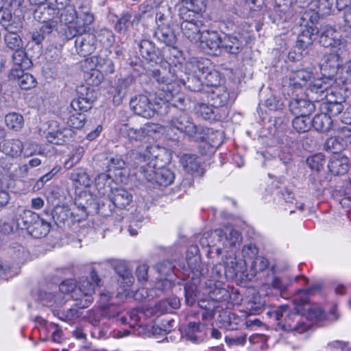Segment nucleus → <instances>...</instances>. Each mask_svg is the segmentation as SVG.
Returning <instances> with one entry per match:
<instances>
[{
  "label": "nucleus",
  "mask_w": 351,
  "mask_h": 351,
  "mask_svg": "<svg viewBox=\"0 0 351 351\" xmlns=\"http://www.w3.org/2000/svg\"><path fill=\"white\" fill-rule=\"evenodd\" d=\"M0 24L5 28L8 29V27H14L17 24H21L20 22H16L12 19V16L8 10H0Z\"/></svg>",
  "instance_id": "774afa93"
},
{
  "label": "nucleus",
  "mask_w": 351,
  "mask_h": 351,
  "mask_svg": "<svg viewBox=\"0 0 351 351\" xmlns=\"http://www.w3.org/2000/svg\"><path fill=\"white\" fill-rule=\"evenodd\" d=\"M114 269L119 277L118 282L122 285L123 287H130L133 284L134 278L131 271L125 264H117L115 266Z\"/></svg>",
  "instance_id": "8fccbe9b"
},
{
  "label": "nucleus",
  "mask_w": 351,
  "mask_h": 351,
  "mask_svg": "<svg viewBox=\"0 0 351 351\" xmlns=\"http://www.w3.org/2000/svg\"><path fill=\"white\" fill-rule=\"evenodd\" d=\"M70 179L75 183L77 187L89 186L91 180L86 171L82 168H78L73 171L70 175Z\"/></svg>",
  "instance_id": "3c124183"
},
{
  "label": "nucleus",
  "mask_w": 351,
  "mask_h": 351,
  "mask_svg": "<svg viewBox=\"0 0 351 351\" xmlns=\"http://www.w3.org/2000/svg\"><path fill=\"white\" fill-rule=\"evenodd\" d=\"M80 95L72 100L71 107L75 111L86 112L92 108L95 97L93 90H90L86 86H82L77 90Z\"/></svg>",
  "instance_id": "6ab92c4d"
},
{
  "label": "nucleus",
  "mask_w": 351,
  "mask_h": 351,
  "mask_svg": "<svg viewBox=\"0 0 351 351\" xmlns=\"http://www.w3.org/2000/svg\"><path fill=\"white\" fill-rule=\"evenodd\" d=\"M181 5L178 16L189 18L191 14H202L206 8V0H180Z\"/></svg>",
  "instance_id": "393cba45"
},
{
  "label": "nucleus",
  "mask_w": 351,
  "mask_h": 351,
  "mask_svg": "<svg viewBox=\"0 0 351 351\" xmlns=\"http://www.w3.org/2000/svg\"><path fill=\"white\" fill-rule=\"evenodd\" d=\"M341 63L342 61L337 53H329L324 57V62L321 64V70L324 73V76L328 74L326 77L333 78Z\"/></svg>",
  "instance_id": "bb28decb"
},
{
  "label": "nucleus",
  "mask_w": 351,
  "mask_h": 351,
  "mask_svg": "<svg viewBox=\"0 0 351 351\" xmlns=\"http://www.w3.org/2000/svg\"><path fill=\"white\" fill-rule=\"evenodd\" d=\"M5 122L10 129L18 131L23 128L24 120L23 116L20 114L12 112L5 116Z\"/></svg>",
  "instance_id": "052dcab7"
},
{
  "label": "nucleus",
  "mask_w": 351,
  "mask_h": 351,
  "mask_svg": "<svg viewBox=\"0 0 351 351\" xmlns=\"http://www.w3.org/2000/svg\"><path fill=\"white\" fill-rule=\"evenodd\" d=\"M86 115L81 112H77L71 115L67 120V125L74 129H81L84 125Z\"/></svg>",
  "instance_id": "338daca9"
},
{
  "label": "nucleus",
  "mask_w": 351,
  "mask_h": 351,
  "mask_svg": "<svg viewBox=\"0 0 351 351\" xmlns=\"http://www.w3.org/2000/svg\"><path fill=\"white\" fill-rule=\"evenodd\" d=\"M319 108L331 118L342 112L343 106L341 102L327 101L320 104Z\"/></svg>",
  "instance_id": "864d4df0"
},
{
  "label": "nucleus",
  "mask_w": 351,
  "mask_h": 351,
  "mask_svg": "<svg viewBox=\"0 0 351 351\" xmlns=\"http://www.w3.org/2000/svg\"><path fill=\"white\" fill-rule=\"evenodd\" d=\"M180 306V301L179 298L172 296L157 302L154 306L153 312L157 315L165 313H172L173 310L179 308Z\"/></svg>",
  "instance_id": "c9c22d12"
},
{
  "label": "nucleus",
  "mask_w": 351,
  "mask_h": 351,
  "mask_svg": "<svg viewBox=\"0 0 351 351\" xmlns=\"http://www.w3.org/2000/svg\"><path fill=\"white\" fill-rule=\"evenodd\" d=\"M132 195L125 189L117 188L110 190L109 200L114 206L124 208L132 202Z\"/></svg>",
  "instance_id": "473e14b6"
},
{
  "label": "nucleus",
  "mask_w": 351,
  "mask_h": 351,
  "mask_svg": "<svg viewBox=\"0 0 351 351\" xmlns=\"http://www.w3.org/2000/svg\"><path fill=\"white\" fill-rule=\"evenodd\" d=\"M328 167L334 175H343L349 169V159L339 154L334 155L331 157Z\"/></svg>",
  "instance_id": "e433bc0d"
},
{
  "label": "nucleus",
  "mask_w": 351,
  "mask_h": 351,
  "mask_svg": "<svg viewBox=\"0 0 351 351\" xmlns=\"http://www.w3.org/2000/svg\"><path fill=\"white\" fill-rule=\"evenodd\" d=\"M90 278L91 281L88 278H81L76 291H74V300L77 302V305L81 308L88 307L93 302L95 287L99 285L100 278L95 269H92L90 272Z\"/></svg>",
  "instance_id": "423d86ee"
},
{
  "label": "nucleus",
  "mask_w": 351,
  "mask_h": 351,
  "mask_svg": "<svg viewBox=\"0 0 351 351\" xmlns=\"http://www.w3.org/2000/svg\"><path fill=\"white\" fill-rule=\"evenodd\" d=\"M316 7L320 15H329L335 11V0H316Z\"/></svg>",
  "instance_id": "0e129e2a"
},
{
  "label": "nucleus",
  "mask_w": 351,
  "mask_h": 351,
  "mask_svg": "<svg viewBox=\"0 0 351 351\" xmlns=\"http://www.w3.org/2000/svg\"><path fill=\"white\" fill-rule=\"evenodd\" d=\"M239 271L238 263L232 252L226 256L223 264L220 263L213 268V272L216 274L217 276L221 278L222 276H225L228 279L237 278Z\"/></svg>",
  "instance_id": "2eb2a0df"
},
{
  "label": "nucleus",
  "mask_w": 351,
  "mask_h": 351,
  "mask_svg": "<svg viewBox=\"0 0 351 351\" xmlns=\"http://www.w3.org/2000/svg\"><path fill=\"white\" fill-rule=\"evenodd\" d=\"M176 322L174 318L171 317H165L160 319L159 326H153V332L159 333L158 331H163L165 332H169L175 328Z\"/></svg>",
  "instance_id": "e2e57ef3"
},
{
  "label": "nucleus",
  "mask_w": 351,
  "mask_h": 351,
  "mask_svg": "<svg viewBox=\"0 0 351 351\" xmlns=\"http://www.w3.org/2000/svg\"><path fill=\"white\" fill-rule=\"evenodd\" d=\"M198 70L201 72V77L204 80V87L219 88L221 77L219 73L215 70H210L208 66H203V64H197Z\"/></svg>",
  "instance_id": "72a5a7b5"
},
{
  "label": "nucleus",
  "mask_w": 351,
  "mask_h": 351,
  "mask_svg": "<svg viewBox=\"0 0 351 351\" xmlns=\"http://www.w3.org/2000/svg\"><path fill=\"white\" fill-rule=\"evenodd\" d=\"M292 280L287 275L276 276L273 272L268 274L266 278V284L274 289L283 292L291 285Z\"/></svg>",
  "instance_id": "a19ab883"
},
{
  "label": "nucleus",
  "mask_w": 351,
  "mask_h": 351,
  "mask_svg": "<svg viewBox=\"0 0 351 351\" xmlns=\"http://www.w3.org/2000/svg\"><path fill=\"white\" fill-rule=\"evenodd\" d=\"M204 328V326L199 322H189L185 329V338L194 343L201 342L203 339L197 334Z\"/></svg>",
  "instance_id": "09e8293b"
},
{
  "label": "nucleus",
  "mask_w": 351,
  "mask_h": 351,
  "mask_svg": "<svg viewBox=\"0 0 351 351\" xmlns=\"http://www.w3.org/2000/svg\"><path fill=\"white\" fill-rule=\"evenodd\" d=\"M139 53L147 62L152 66L157 64L162 61L160 51L156 48L155 44L149 40H142L138 44Z\"/></svg>",
  "instance_id": "a211bd4d"
},
{
  "label": "nucleus",
  "mask_w": 351,
  "mask_h": 351,
  "mask_svg": "<svg viewBox=\"0 0 351 351\" xmlns=\"http://www.w3.org/2000/svg\"><path fill=\"white\" fill-rule=\"evenodd\" d=\"M326 162V159L323 154L318 153L308 157L306 160L308 166L313 170L320 171Z\"/></svg>",
  "instance_id": "69168bd1"
},
{
  "label": "nucleus",
  "mask_w": 351,
  "mask_h": 351,
  "mask_svg": "<svg viewBox=\"0 0 351 351\" xmlns=\"http://www.w3.org/2000/svg\"><path fill=\"white\" fill-rule=\"evenodd\" d=\"M83 24L81 25L78 21H76L73 25L68 27L66 31V35L69 39H71L75 36L83 34L86 32L87 27L94 21V16L90 12L89 14L82 16Z\"/></svg>",
  "instance_id": "58836bf2"
},
{
  "label": "nucleus",
  "mask_w": 351,
  "mask_h": 351,
  "mask_svg": "<svg viewBox=\"0 0 351 351\" xmlns=\"http://www.w3.org/2000/svg\"><path fill=\"white\" fill-rule=\"evenodd\" d=\"M293 128L299 133L308 132L312 126L308 116H295L292 121Z\"/></svg>",
  "instance_id": "bf43d9fd"
},
{
  "label": "nucleus",
  "mask_w": 351,
  "mask_h": 351,
  "mask_svg": "<svg viewBox=\"0 0 351 351\" xmlns=\"http://www.w3.org/2000/svg\"><path fill=\"white\" fill-rule=\"evenodd\" d=\"M318 29L313 26H304L298 36L295 48L301 52L308 49L317 38Z\"/></svg>",
  "instance_id": "5701e85b"
},
{
  "label": "nucleus",
  "mask_w": 351,
  "mask_h": 351,
  "mask_svg": "<svg viewBox=\"0 0 351 351\" xmlns=\"http://www.w3.org/2000/svg\"><path fill=\"white\" fill-rule=\"evenodd\" d=\"M324 147L326 151L337 155L345 149L346 144L338 136H332L326 140Z\"/></svg>",
  "instance_id": "4d7b16f0"
},
{
  "label": "nucleus",
  "mask_w": 351,
  "mask_h": 351,
  "mask_svg": "<svg viewBox=\"0 0 351 351\" xmlns=\"http://www.w3.org/2000/svg\"><path fill=\"white\" fill-rule=\"evenodd\" d=\"M149 126L145 125L138 128L131 127L129 124H123L119 129L120 134L128 137L130 141H142L148 135Z\"/></svg>",
  "instance_id": "2f4dec72"
},
{
  "label": "nucleus",
  "mask_w": 351,
  "mask_h": 351,
  "mask_svg": "<svg viewBox=\"0 0 351 351\" xmlns=\"http://www.w3.org/2000/svg\"><path fill=\"white\" fill-rule=\"evenodd\" d=\"M245 38L240 34H225L222 39L221 49L228 54L237 56L246 45Z\"/></svg>",
  "instance_id": "dca6fc26"
},
{
  "label": "nucleus",
  "mask_w": 351,
  "mask_h": 351,
  "mask_svg": "<svg viewBox=\"0 0 351 351\" xmlns=\"http://www.w3.org/2000/svg\"><path fill=\"white\" fill-rule=\"evenodd\" d=\"M154 35L159 41L164 43L167 46L173 47L176 43V36L171 26L167 23H158Z\"/></svg>",
  "instance_id": "7c9ffc66"
},
{
  "label": "nucleus",
  "mask_w": 351,
  "mask_h": 351,
  "mask_svg": "<svg viewBox=\"0 0 351 351\" xmlns=\"http://www.w3.org/2000/svg\"><path fill=\"white\" fill-rule=\"evenodd\" d=\"M80 309L82 308L78 306L77 302H76V304L71 308L54 309L53 310V313L54 316L57 317L60 320L69 322L76 320L80 317L81 312Z\"/></svg>",
  "instance_id": "c03bdc74"
},
{
  "label": "nucleus",
  "mask_w": 351,
  "mask_h": 351,
  "mask_svg": "<svg viewBox=\"0 0 351 351\" xmlns=\"http://www.w3.org/2000/svg\"><path fill=\"white\" fill-rule=\"evenodd\" d=\"M213 234V238L225 247H233L241 240L240 233L230 226L215 230Z\"/></svg>",
  "instance_id": "f3484780"
},
{
  "label": "nucleus",
  "mask_w": 351,
  "mask_h": 351,
  "mask_svg": "<svg viewBox=\"0 0 351 351\" xmlns=\"http://www.w3.org/2000/svg\"><path fill=\"white\" fill-rule=\"evenodd\" d=\"M303 317L306 318V322L310 324L308 331L312 326L310 322H315L321 325L325 322H332L333 320H326L327 316L322 308L317 304H310L309 302L305 305V310L300 313Z\"/></svg>",
  "instance_id": "412c9836"
},
{
  "label": "nucleus",
  "mask_w": 351,
  "mask_h": 351,
  "mask_svg": "<svg viewBox=\"0 0 351 351\" xmlns=\"http://www.w3.org/2000/svg\"><path fill=\"white\" fill-rule=\"evenodd\" d=\"M75 45L77 53L82 57L92 54L96 49V38L92 34H83L75 36Z\"/></svg>",
  "instance_id": "aec40b11"
},
{
  "label": "nucleus",
  "mask_w": 351,
  "mask_h": 351,
  "mask_svg": "<svg viewBox=\"0 0 351 351\" xmlns=\"http://www.w3.org/2000/svg\"><path fill=\"white\" fill-rule=\"evenodd\" d=\"M314 102L309 98H295L289 102V110L295 116H308L315 109Z\"/></svg>",
  "instance_id": "b1692460"
},
{
  "label": "nucleus",
  "mask_w": 351,
  "mask_h": 351,
  "mask_svg": "<svg viewBox=\"0 0 351 351\" xmlns=\"http://www.w3.org/2000/svg\"><path fill=\"white\" fill-rule=\"evenodd\" d=\"M74 132L71 128H62L49 131L46 135L47 141L55 145H62L73 137Z\"/></svg>",
  "instance_id": "f704fd0d"
},
{
  "label": "nucleus",
  "mask_w": 351,
  "mask_h": 351,
  "mask_svg": "<svg viewBox=\"0 0 351 351\" xmlns=\"http://www.w3.org/2000/svg\"><path fill=\"white\" fill-rule=\"evenodd\" d=\"M75 205L77 207L75 214L79 217L78 221L84 220L88 215L97 213L102 209L101 202L88 191H83L79 193L75 199Z\"/></svg>",
  "instance_id": "0eeeda50"
},
{
  "label": "nucleus",
  "mask_w": 351,
  "mask_h": 351,
  "mask_svg": "<svg viewBox=\"0 0 351 351\" xmlns=\"http://www.w3.org/2000/svg\"><path fill=\"white\" fill-rule=\"evenodd\" d=\"M139 179H145L158 185L167 186L171 184L175 178L173 172L167 168L156 167L147 169L145 173H138Z\"/></svg>",
  "instance_id": "1a4fd4ad"
},
{
  "label": "nucleus",
  "mask_w": 351,
  "mask_h": 351,
  "mask_svg": "<svg viewBox=\"0 0 351 351\" xmlns=\"http://www.w3.org/2000/svg\"><path fill=\"white\" fill-rule=\"evenodd\" d=\"M16 227L26 230L28 234L36 239H41L48 234L51 228V221L45 216L26 210L16 219Z\"/></svg>",
  "instance_id": "20e7f679"
},
{
  "label": "nucleus",
  "mask_w": 351,
  "mask_h": 351,
  "mask_svg": "<svg viewBox=\"0 0 351 351\" xmlns=\"http://www.w3.org/2000/svg\"><path fill=\"white\" fill-rule=\"evenodd\" d=\"M169 124L172 128L184 133L192 141H194L195 138L197 137L199 127L201 125H195L193 119L185 112L173 117L169 121Z\"/></svg>",
  "instance_id": "f8f14e48"
},
{
  "label": "nucleus",
  "mask_w": 351,
  "mask_h": 351,
  "mask_svg": "<svg viewBox=\"0 0 351 351\" xmlns=\"http://www.w3.org/2000/svg\"><path fill=\"white\" fill-rule=\"evenodd\" d=\"M162 82L158 96L168 104L169 108H176L183 112L189 108V100L181 93V88L176 82L162 77Z\"/></svg>",
  "instance_id": "39448f33"
},
{
  "label": "nucleus",
  "mask_w": 351,
  "mask_h": 351,
  "mask_svg": "<svg viewBox=\"0 0 351 351\" xmlns=\"http://www.w3.org/2000/svg\"><path fill=\"white\" fill-rule=\"evenodd\" d=\"M131 110L137 115L144 118H151L156 112L155 105L144 95H136L130 102Z\"/></svg>",
  "instance_id": "4468645a"
},
{
  "label": "nucleus",
  "mask_w": 351,
  "mask_h": 351,
  "mask_svg": "<svg viewBox=\"0 0 351 351\" xmlns=\"http://www.w3.org/2000/svg\"><path fill=\"white\" fill-rule=\"evenodd\" d=\"M34 19L40 23L58 20V11L49 3L40 5L34 11Z\"/></svg>",
  "instance_id": "a878e982"
},
{
  "label": "nucleus",
  "mask_w": 351,
  "mask_h": 351,
  "mask_svg": "<svg viewBox=\"0 0 351 351\" xmlns=\"http://www.w3.org/2000/svg\"><path fill=\"white\" fill-rule=\"evenodd\" d=\"M21 27V24H17L14 27H8V29H6L4 41L7 47L11 50L15 51L23 47L22 39L17 34Z\"/></svg>",
  "instance_id": "4c0bfd02"
},
{
  "label": "nucleus",
  "mask_w": 351,
  "mask_h": 351,
  "mask_svg": "<svg viewBox=\"0 0 351 351\" xmlns=\"http://www.w3.org/2000/svg\"><path fill=\"white\" fill-rule=\"evenodd\" d=\"M319 42L324 47H336L341 43L339 34L331 26H324L321 29Z\"/></svg>",
  "instance_id": "cd10ccee"
},
{
  "label": "nucleus",
  "mask_w": 351,
  "mask_h": 351,
  "mask_svg": "<svg viewBox=\"0 0 351 351\" xmlns=\"http://www.w3.org/2000/svg\"><path fill=\"white\" fill-rule=\"evenodd\" d=\"M90 60L95 67L105 75L111 74L114 71V64L112 60L106 56L101 54L95 56L90 58Z\"/></svg>",
  "instance_id": "37998d69"
},
{
  "label": "nucleus",
  "mask_w": 351,
  "mask_h": 351,
  "mask_svg": "<svg viewBox=\"0 0 351 351\" xmlns=\"http://www.w3.org/2000/svg\"><path fill=\"white\" fill-rule=\"evenodd\" d=\"M166 149L158 145L147 147L144 153L133 151L130 154L131 166L134 168V174L145 173L147 169L162 167L169 160Z\"/></svg>",
  "instance_id": "f03ea898"
},
{
  "label": "nucleus",
  "mask_w": 351,
  "mask_h": 351,
  "mask_svg": "<svg viewBox=\"0 0 351 351\" xmlns=\"http://www.w3.org/2000/svg\"><path fill=\"white\" fill-rule=\"evenodd\" d=\"M23 149V143L19 139L5 140L0 143V151L11 157L19 156Z\"/></svg>",
  "instance_id": "79ce46f5"
},
{
  "label": "nucleus",
  "mask_w": 351,
  "mask_h": 351,
  "mask_svg": "<svg viewBox=\"0 0 351 351\" xmlns=\"http://www.w3.org/2000/svg\"><path fill=\"white\" fill-rule=\"evenodd\" d=\"M206 96L208 101H212L215 108L223 107L230 101V93L224 87L215 88L213 90H206Z\"/></svg>",
  "instance_id": "c756f323"
},
{
  "label": "nucleus",
  "mask_w": 351,
  "mask_h": 351,
  "mask_svg": "<svg viewBox=\"0 0 351 351\" xmlns=\"http://www.w3.org/2000/svg\"><path fill=\"white\" fill-rule=\"evenodd\" d=\"M181 163L186 171L193 173L197 171L199 162L195 155L185 154L181 158Z\"/></svg>",
  "instance_id": "680f3d73"
},
{
  "label": "nucleus",
  "mask_w": 351,
  "mask_h": 351,
  "mask_svg": "<svg viewBox=\"0 0 351 351\" xmlns=\"http://www.w3.org/2000/svg\"><path fill=\"white\" fill-rule=\"evenodd\" d=\"M320 289V284L317 283L308 289H299L293 300V308L284 304L268 312L271 318L276 322L279 329L295 335L306 332L310 324L306 322V318L303 317L300 313L305 310V305L309 302L308 296Z\"/></svg>",
  "instance_id": "f257e3e1"
},
{
  "label": "nucleus",
  "mask_w": 351,
  "mask_h": 351,
  "mask_svg": "<svg viewBox=\"0 0 351 351\" xmlns=\"http://www.w3.org/2000/svg\"><path fill=\"white\" fill-rule=\"evenodd\" d=\"M193 250L194 252L187 251L186 259L188 267L183 268L185 275L191 280V282H187L184 286L186 302L189 305H193L195 301L197 286L200 282V278L208 271L207 268L201 263L200 256L197 254V248L193 247Z\"/></svg>",
  "instance_id": "7ed1b4c3"
},
{
  "label": "nucleus",
  "mask_w": 351,
  "mask_h": 351,
  "mask_svg": "<svg viewBox=\"0 0 351 351\" xmlns=\"http://www.w3.org/2000/svg\"><path fill=\"white\" fill-rule=\"evenodd\" d=\"M183 84L191 91L197 93L204 92V94L206 95L207 90H205L200 74L198 76L193 75L188 77L187 80L183 82Z\"/></svg>",
  "instance_id": "6e6d98bb"
},
{
  "label": "nucleus",
  "mask_w": 351,
  "mask_h": 351,
  "mask_svg": "<svg viewBox=\"0 0 351 351\" xmlns=\"http://www.w3.org/2000/svg\"><path fill=\"white\" fill-rule=\"evenodd\" d=\"M313 77L311 69H302L292 71L289 75V86L295 89L302 88Z\"/></svg>",
  "instance_id": "c85d7f7f"
},
{
  "label": "nucleus",
  "mask_w": 351,
  "mask_h": 351,
  "mask_svg": "<svg viewBox=\"0 0 351 351\" xmlns=\"http://www.w3.org/2000/svg\"><path fill=\"white\" fill-rule=\"evenodd\" d=\"M12 61L16 66L24 69H30L33 65L31 59L27 57V53L22 48L14 51L12 55Z\"/></svg>",
  "instance_id": "5fc2aeb1"
},
{
  "label": "nucleus",
  "mask_w": 351,
  "mask_h": 351,
  "mask_svg": "<svg viewBox=\"0 0 351 351\" xmlns=\"http://www.w3.org/2000/svg\"><path fill=\"white\" fill-rule=\"evenodd\" d=\"M44 213L51 222L53 221L57 226H60L67 219L69 210L64 206H57L51 213L45 211Z\"/></svg>",
  "instance_id": "de8ad7c7"
},
{
  "label": "nucleus",
  "mask_w": 351,
  "mask_h": 351,
  "mask_svg": "<svg viewBox=\"0 0 351 351\" xmlns=\"http://www.w3.org/2000/svg\"><path fill=\"white\" fill-rule=\"evenodd\" d=\"M223 37L216 31H204L201 34L199 47L202 50L211 56H219L221 53Z\"/></svg>",
  "instance_id": "9b49d317"
},
{
  "label": "nucleus",
  "mask_w": 351,
  "mask_h": 351,
  "mask_svg": "<svg viewBox=\"0 0 351 351\" xmlns=\"http://www.w3.org/2000/svg\"><path fill=\"white\" fill-rule=\"evenodd\" d=\"M58 16H58V21L60 20L65 25L73 23L72 25H73L75 24V21L77 18V13L75 10V6L71 5V6H67L66 8L60 10Z\"/></svg>",
  "instance_id": "13d9d810"
},
{
  "label": "nucleus",
  "mask_w": 351,
  "mask_h": 351,
  "mask_svg": "<svg viewBox=\"0 0 351 351\" xmlns=\"http://www.w3.org/2000/svg\"><path fill=\"white\" fill-rule=\"evenodd\" d=\"M217 321L220 327H223L228 330H237L238 325L241 322L239 316L229 311H221L217 317Z\"/></svg>",
  "instance_id": "ea45409f"
},
{
  "label": "nucleus",
  "mask_w": 351,
  "mask_h": 351,
  "mask_svg": "<svg viewBox=\"0 0 351 351\" xmlns=\"http://www.w3.org/2000/svg\"><path fill=\"white\" fill-rule=\"evenodd\" d=\"M133 81L132 77L128 76L118 80L115 85L110 87L109 93L112 95V102L115 106H119L122 103Z\"/></svg>",
  "instance_id": "4be33fe9"
},
{
  "label": "nucleus",
  "mask_w": 351,
  "mask_h": 351,
  "mask_svg": "<svg viewBox=\"0 0 351 351\" xmlns=\"http://www.w3.org/2000/svg\"><path fill=\"white\" fill-rule=\"evenodd\" d=\"M77 289L75 282L72 279H68L63 281L59 286V293H57L53 295L55 300L54 302L62 304V301H57L58 300H62V294H70V297L74 300V291Z\"/></svg>",
  "instance_id": "603ef678"
},
{
  "label": "nucleus",
  "mask_w": 351,
  "mask_h": 351,
  "mask_svg": "<svg viewBox=\"0 0 351 351\" xmlns=\"http://www.w3.org/2000/svg\"><path fill=\"white\" fill-rule=\"evenodd\" d=\"M312 126L320 132H326L330 130L332 125V119L324 112L316 114L311 120Z\"/></svg>",
  "instance_id": "a18cd8bd"
},
{
  "label": "nucleus",
  "mask_w": 351,
  "mask_h": 351,
  "mask_svg": "<svg viewBox=\"0 0 351 351\" xmlns=\"http://www.w3.org/2000/svg\"><path fill=\"white\" fill-rule=\"evenodd\" d=\"M334 82L333 78L324 76L311 82L306 90V96L315 102H319L327 97L329 89Z\"/></svg>",
  "instance_id": "9d476101"
},
{
  "label": "nucleus",
  "mask_w": 351,
  "mask_h": 351,
  "mask_svg": "<svg viewBox=\"0 0 351 351\" xmlns=\"http://www.w3.org/2000/svg\"><path fill=\"white\" fill-rule=\"evenodd\" d=\"M179 18L182 21L180 23V29L183 36L192 43H197L202 33L200 28L204 25L202 14H191L189 18L183 16H179Z\"/></svg>",
  "instance_id": "6e6552de"
},
{
  "label": "nucleus",
  "mask_w": 351,
  "mask_h": 351,
  "mask_svg": "<svg viewBox=\"0 0 351 351\" xmlns=\"http://www.w3.org/2000/svg\"><path fill=\"white\" fill-rule=\"evenodd\" d=\"M212 104L210 106L205 103H197L195 108V114L204 120L214 121L218 119L216 112Z\"/></svg>",
  "instance_id": "49530a36"
},
{
  "label": "nucleus",
  "mask_w": 351,
  "mask_h": 351,
  "mask_svg": "<svg viewBox=\"0 0 351 351\" xmlns=\"http://www.w3.org/2000/svg\"><path fill=\"white\" fill-rule=\"evenodd\" d=\"M197 134V137L195 138L193 141L206 142L208 151H201L202 155L213 153L216 148L220 145L221 133L218 131H215L213 129L200 125ZM202 149L203 147H201V150H202Z\"/></svg>",
  "instance_id": "ddd939ff"
}]
</instances>
